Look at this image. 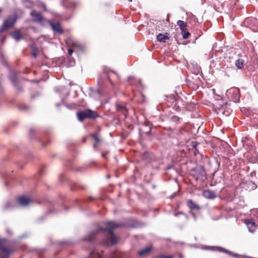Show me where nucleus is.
<instances>
[{
  "label": "nucleus",
  "instance_id": "26",
  "mask_svg": "<svg viewBox=\"0 0 258 258\" xmlns=\"http://www.w3.org/2000/svg\"><path fill=\"white\" fill-rule=\"evenodd\" d=\"M70 63H71L72 66L74 65L75 63V60L73 58H70Z\"/></svg>",
  "mask_w": 258,
  "mask_h": 258
},
{
  "label": "nucleus",
  "instance_id": "14",
  "mask_svg": "<svg viewBox=\"0 0 258 258\" xmlns=\"http://www.w3.org/2000/svg\"><path fill=\"white\" fill-rule=\"evenodd\" d=\"M116 108L117 111L121 112L124 116V118L127 116V111L124 106L122 105L116 104Z\"/></svg>",
  "mask_w": 258,
  "mask_h": 258
},
{
  "label": "nucleus",
  "instance_id": "21",
  "mask_svg": "<svg viewBox=\"0 0 258 258\" xmlns=\"http://www.w3.org/2000/svg\"><path fill=\"white\" fill-rule=\"evenodd\" d=\"M10 79L12 83L15 85L17 82V78L15 73H12L11 76L10 77Z\"/></svg>",
  "mask_w": 258,
  "mask_h": 258
},
{
  "label": "nucleus",
  "instance_id": "29",
  "mask_svg": "<svg viewBox=\"0 0 258 258\" xmlns=\"http://www.w3.org/2000/svg\"><path fill=\"white\" fill-rule=\"evenodd\" d=\"M178 258H184L183 255L181 253H179L178 254Z\"/></svg>",
  "mask_w": 258,
  "mask_h": 258
},
{
  "label": "nucleus",
  "instance_id": "9",
  "mask_svg": "<svg viewBox=\"0 0 258 258\" xmlns=\"http://www.w3.org/2000/svg\"><path fill=\"white\" fill-rule=\"evenodd\" d=\"M18 202L22 206H27L32 202V200L28 197L22 196L18 198Z\"/></svg>",
  "mask_w": 258,
  "mask_h": 258
},
{
  "label": "nucleus",
  "instance_id": "17",
  "mask_svg": "<svg viewBox=\"0 0 258 258\" xmlns=\"http://www.w3.org/2000/svg\"><path fill=\"white\" fill-rule=\"evenodd\" d=\"M102 255L101 253L97 252L95 250H93L90 252V258H101ZM111 258H115L114 256H112Z\"/></svg>",
  "mask_w": 258,
  "mask_h": 258
},
{
  "label": "nucleus",
  "instance_id": "25",
  "mask_svg": "<svg viewBox=\"0 0 258 258\" xmlns=\"http://www.w3.org/2000/svg\"><path fill=\"white\" fill-rule=\"evenodd\" d=\"M32 55L34 58L36 57L37 55V50L35 48H33Z\"/></svg>",
  "mask_w": 258,
  "mask_h": 258
},
{
  "label": "nucleus",
  "instance_id": "34",
  "mask_svg": "<svg viewBox=\"0 0 258 258\" xmlns=\"http://www.w3.org/2000/svg\"><path fill=\"white\" fill-rule=\"evenodd\" d=\"M110 73L113 74L114 75L116 76L117 77H118V75L114 72H111Z\"/></svg>",
  "mask_w": 258,
  "mask_h": 258
},
{
  "label": "nucleus",
  "instance_id": "1",
  "mask_svg": "<svg viewBox=\"0 0 258 258\" xmlns=\"http://www.w3.org/2000/svg\"><path fill=\"white\" fill-rule=\"evenodd\" d=\"M105 225L107 226L106 228H99L96 230L91 231L85 237L84 240L91 242L95 239L96 235L101 233L106 235L103 242L104 244L112 245L116 244L118 241V238L114 234L113 229L118 227L119 225L114 222H107L105 223Z\"/></svg>",
  "mask_w": 258,
  "mask_h": 258
},
{
  "label": "nucleus",
  "instance_id": "19",
  "mask_svg": "<svg viewBox=\"0 0 258 258\" xmlns=\"http://www.w3.org/2000/svg\"><path fill=\"white\" fill-rule=\"evenodd\" d=\"M12 36L17 41H18L22 38V36L19 31H15L13 32L12 34Z\"/></svg>",
  "mask_w": 258,
  "mask_h": 258
},
{
  "label": "nucleus",
  "instance_id": "2",
  "mask_svg": "<svg viewBox=\"0 0 258 258\" xmlns=\"http://www.w3.org/2000/svg\"><path fill=\"white\" fill-rule=\"evenodd\" d=\"M77 116L78 119L82 121L86 118L95 119L98 116V115L95 111L88 109L78 112Z\"/></svg>",
  "mask_w": 258,
  "mask_h": 258
},
{
  "label": "nucleus",
  "instance_id": "23",
  "mask_svg": "<svg viewBox=\"0 0 258 258\" xmlns=\"http://www.w3.org/2000/svg\"><path fill=\"white\" fill-rule=\"evenodd\" d=\"M171 121L172 122L178 123L180 120V118L177 116H173L171 117Z\"/></svg>",
  "mask_w": 258,
  "mask_h": 258
},
{
  "label": "nucleus",
  "instance_id": "18",
  "mask_svg": "<svg viewBox=\"0 0 258 258\" xmlns=\"http://www.w3.org/2000/svg\"><path fill=\"white\" fill-rule=\"evenodd\" d=\"M244 61L242 59H238L235 61V66L238 69H241L243 67Z\"/></svg>",
  "mask_w": 258,
  "mask_h": 258
},
{
  "label": "nucleus",
  "instance_id": "39",
  "mask_svg": "<svg viewBox=\"0 0 258 258\" xmlns=\"http://www.w3.org/2000/svg\"><path fill=\"white\" fill-rule=\"evenodd\" d=\"M56 105L57 106H59V104H56Z\"/></svg>",
  "mask_w": 258,
  "mask_h": 258
},
{
  "label": "nucleus",
  "instance_id": "33",
  "mask_svg": "<svg viewBox=\"0 0 258 258\" xmlns=\"http://www.w3.org/2000/svg\"><path fill=\"white\" fill-rule=\"evenodd\" d=\"M182 214V213H175V214H174V216L176 217V216H177L179 214Z\"/></svg>",
  "mask_w": 258,
  "mask_h": 258
},
{
  "label": "nucleus",
  "instance_id": "35",
  "mask_svg": "<svg viewBox=\"0 0 258 258\" xmlns=\"http://www.w3.org/2000/svg\"><path fill=\"white\" fill-rule=\"evenodd\" d=\"M29 132H31H31H34V130H33V129H30V130H29Z\"/></svg>",
  "mask_w": 258,
  "mask_h": 258
},
{
  "label": "nucleus",
  "instance_id": "28",
  "mask_svg": "<svg viewBox=\"0 0 258 258\" xmlns=\"http://www.w3.org/2000/svg\"><path fill=\"white\" fill-rule=\"evenodd\" d=\"M68 3L72 4V2L70 0H63V4L64 5H67Z\"/></svg>",
  "mask_w": 258,
  "mask_h": 258
},
{
  "label": "nucleus",
  "instance_id": "3",
  "mask_svg": "<svg viewBox=\"0 0 258 258\" xmlns=\"http://www.w3.org/2000/svg\"><path fill=\"white\" fill-rule=\"evenodd\" d=\"M0 251L2 253L0 254V258H9L13 250L5 246L4 240L0 239Z\"/></svg>",
  "mask_w": 258,
  "mask_h": 258
},
{
  "label": "nucleus",
  "instance_id": "31",
  "mask_svg": "<svg viewBox=\"0 0 258 258\" xmlns=\"http://www.w3.org/2000/svg\"><path fill=\"white\" fill-rule=\"evenodd\" d=\"M223 251H224L225 253H228L229 254H231V252L229 251H228L227 250L223 249Z\"/></svg>",
  "mask_w": 258,
  "mask_h": 258
},
{
  "label": "nucleus",
  "instance_id": "30",
  "mask_svg": "<svg viewBox=\"0 0 258 258\" xmlns=\"http://www.w3.org/2000/svg\"><path fill=\"white\" fill-rule=\"evenodd\" d=\"M106 76L107 77V78L108 79V80L110 82V83L112 84V81L111 80H110V75L108 74V73H107L106 74Z\"/></svg>",
  "mask_w": 258,
  "mask_h": 258
},
{
  "label": "nucleus",
  "instance_id": "32",
  "mask_svg": "<svg viewBox=\"0 0 258 258\" xmlns=\"http://www.w3.org/2000/svg\"><path fill=\"white\" fill-rule=\"evenodd\" d=\"M7 231V232L9 234V235H11L12 234V232H11L10 230L9 229H7L6 230Z\"/></svg>",
  "mask_w": 258,
  "mask_h": 258
},
{
  "label": "nucleus",
  "instance_id": "27",
  "mask_svg": "<svg viewBox=\"0 0 258 258\" xmlns=\"http://www.w3.org/2000/svg\"><path fill=\"white\" fill-rule=\"evenodd\" d=\"M73 50L71 48H69L68 49V54L70 55H71L72 54V53H73Z\"/></svg>",
  "mask_w": 258,
  "mask_h": 258
},
{
  "label": "nucleus",
  "instance_id": "36",
  "mask_svg": "<svg viewBox=\"0 0 258 258\" xmlns=\"http://www.w3.org/2000/svg\"><path fill=\"white\" fill-rule=\"evenodd\" d=\"M150 131H151V128L150 127V130H149V131H148V132H146V134H149V133H150Z\"/></svg>",
  "mask_w": 258,
  "mask_h": 258
},
{
  "label": "nucleus",
  "instance_id": "8",
  "mask_svg": "<svg viewBox=\"0 0 258 258\" xmlns=\"http://www.w3.org/2000/svg\"><path fill=\"white\" fill-rule=\"evenodd\" d=\"M244 223L247 226L249 232H253L255 230L256 224L252 220L245 219Z\"/></svg>",
  "mask_w": 258,
  "mask_h": 258
},
{
  "label": "nucleus",
  "instance_id": "20",
  "mask_svg": "<svg viewBox=\"0 0 258 258\" xmlns=\"http://www.w3.org/2000/svg\"><path fill=\"white\" fill-rule=\"evenodd\" d=\"M91 137L95 141V144H94L93 146H94V148H96V144L100 142L101 141V140L97 134H93L91 136Z\"/></svg>",
  "mask_w": 258,
  "mask_h": 258
},
{
  "label": "nucleus",
  "instance_id": "40",
  "mask_svg": "<svg viewBox=\"0 0 258 258\" xmlns=\"http://www.w3.org/2000/svg\"><path fill=\"white\" fill-rule=\"evenodd\" d=\"M128 1H129L130 2H132V0H128Z\"/></svg>",
  "mask_w": 258,
  "mask_h": 258
},
{
  "label": "nucleus",
  "instance_id": "37",
  "mask_svg": "<svg viewBox=\"0 0 258 258\" xmlns=\"http://www.w3.org/2000/svg\"><path fill=\"white\" fill-rule=\"evenodd\" d=\"M174 196H171V198H173L174 197Z\"/></svg>",
  "mask_w": 258,
  "mask_h": 258
},
{
  "label": "nucleus",
  "instance_id": "22",
  "mask_svg": "<svg viewBox=\"0 0 258 258\" xmlns=\"http://www.w3.org/2000/svg\"><path fill=\"white\" fill-rule=\"evenodd\" d=\"M181 33L182 38L183 39H187L188 38V37L189 36V35H190V33L188 32L187 31V30L185 31H184V32H182Z\"/></svg>",
  "mask_w": 258,
  "mask_h": 258
},
{
  "label": "nucleus",
  "instance_id": "7",
  "mask_svg": "<svg viewBox=\"0 0 258 258\" xmlns=\"http://www.w3.org/2000/svg\"><path fill=\"white\" fill-rule=\"evenodd\" d=\"M31 15L35 22H42L43 20L42 15L35 10H33L31 12Z\"/></svg>",
  "mask_w": 258,
  "mask_h": 258
},
{
  "label": "nucleus",
  "instance_id": "6",
  "mask_svg": "<svg viewBox=\"0 0 258 258\" xmlns=\"http://www.w3.org/2000/svg\"><path fill=\"white\" fill-rule=\"evenodd\" d=\"M227 95H231V98L234 102H238L239 101L240 95L239 90L236 88H233L227 92Z\"/></svg>",
  "mask_w": 258,
  "mask_h": 258
},
{
  "label": "nucleus",
  "instance_id": "10",
  "mask_svg": "<svg viewBox=\"0 0 258 258\" xmlns=\"http://www.w3.org/2000/svg\"><path fill=\"white\" fill-rule=\"evenodd\" d=\"M50 25L54 31L58 33L62 34L63 32V30L62 29L61 25L59 23H52L50 22Z\"/></svg>",
  "mask_w": 258,
  "mask_h": 258
},
{
  "label": "nucleus",
  "instance_id": "15",
  "mask_svg": "<svg viewBox=\"0 0 258 258\" xmlns=\"http://www.w3.org/2000/svg\"><path fill=\"white\" fill-rule=\"evenodd\" d=\"M168 38L169 37L167 33L165 34L160 33L157 36V39L159 42H165L166 40L168 39Z\"/></svg>",
  "mask_w": 258,
  "mask_h": 258
},
{
  "label": "nucleus",
  "instance_id": "4",
  "mask_svg": "<svg viewBox=\"0 0 258 258\" xmlns=\"http://www.w3.org/2000/svg\"><path fill=\"white\" fill-rule=\"evenodd\" d=\"M246 26L254 32L258 31V21L254 18L250 17L244 21Z\"/></svg>",
  "mask_w": 258,
  "mask_h": 258
},
{
  "label": "nucleus",
  "instance_id": "5",
  "mask_svg": "<svg viewBox=\"0 0 258 258\" xmlns=\"http://www.w3.org/2000/svg\"><path fill=\"white\" fill-rule=\"evenodd\" d=\"M16 21V17H9L3 23L1 28L0 29L1 33H3L4 31H5L9 28L12 27Z\"/></svg>",
  "mask_w": 258,
  "mask_h": 258
},
{
  "label": "nucleus",
  "instance_id": "38",
  "mask_svg": "<svg viewBox=\"0 0 258 258\" xmlns=\"http://www.w3.org/2000/svg\"><path fill=\"white\" fill-rule=\"evenodd\" d=\"M102 156H103V157H105V155H104V154H103V155H102Z\"/></svg>",
  "mask_w": 258,
  "mask_h": 258
},
{
  "label": "nucleus",
  "instance_id": "11",
  "mask_svg": "<svg viewBox=\"0 0 258 258\" xmlns=\"http://www.w3.org/2000/svg\"><path fill=\"white\" fill-rule=\"evenodd\" d=\"M203 196L208 199H214L216 198L215 192L211 190H206L203 192Z\"/></svg>",
  "mask_w": 258,
  "mask_h": 258
},
{
  "label": "nucleus",
  "instance_id": "12",
  "mask_svg": "<svg viewBox=\"0 0 258 258\" xmlns=\"http://www.w3.org/2000/svg\"><path fill=\"white\" fill-rule=\"evenodd\" d=\"M187 205L188 207L191 210L199 211L201 209V207L191 200H189L187 201Z\"/></svg>",
  "mask_w": 258,
  "mask_h": 258
},
{
  "label": "nucleus",
  "instance_id": "16",
  "mask_svg": "<svg viewBox=\"0 0 258 258\" xmlns=\"http://www.w3.org/2000/svg\"><path fill=\"white\" fill-rule=\"evenodd\" d=\"M152 249V248L151 246H149V247H146V248L140 250L138 252V254L141 256H144V255L148 253L150 251H151Z\"/></svg>",
  "mask_w": 258,
  "mask_h": 258
},
{
  "label": "nucleus",
  "instance_id": "13",
  "mask_svg": "<svg viewBox=\"0 0 258 258\" xmlns=\"http://www.w3.org/2000/svg\"><path fill=\"white\" fill-rule=\"evenodd\" d=\"M177 25L179 27L181 30V33L187 31V24L182 20H178L177 22Z\"/></svg>",
  "mask_w": 258,
  "mask_h": 258
},
{
  "label": "nucleus",
  "instance_id": "24",
  "mask_svg": "<svg viewBox=\"0 0 258 258\" xmlns=\"http://www.w3.org/2000/svg\"><path fill=\"white\" fill-rule=\"evenodd\" d=\"M13 206L10 202H7L5 204V206L4 207V210H7L8 208L12 207Z\"/></svg>",
  "mask_w": 258,
  "mask_h": 258
}]
</instances>
